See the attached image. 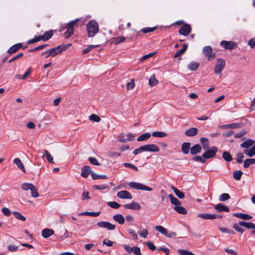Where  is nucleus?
<instances>
[{"label":"nucleus","mask_w":255,"mask_h":255,"mask_svg":"<svg viewBox=\"0 0 255 255\" xmlns=\"http://www.w3.org/2000/svg\"><path fill=\"white\" fill-rule=\"evenodd\" d=\"M248 132L247 130H243L235 134V138H240L244 136Z\"/></svg>","instance_id":"6e6d98bb"},{"label":"nucleus","mask_w":255,"mask_h":255,"mask_svg":"<svg viewBox=\"0 0 255 255\" xmlns=\"http://www.w3.org/2000/svg\"><path fill=\"white\" fill-rule=\"evenodd\" d=\"M135 86L134 80L132 79L130 82H128L127 84V89L128 90H132Z\"/></svg>","instance_id":"13d9d810"},{"label":"nucleus","mask_w":255,"mask_h":255,"mask_svg":"<svg viewBox=\"0 0 255 255\" xmlns=\"http://www.w3.org/2000/svg\"><path fill=\"white\" fill-rule=\"evenodd\" d=\"M240 226L239 223H235L233 225V227L237 232L243 233L244 232L245 229L241 228Z\"/></svg>","instance_id":"864d4df0"},{"label":"nucleus","mask_w":255,"mask_h":255,"mask_svg":"<svg viewBox=\"0 0 255 255\" xmlns=\"http://www.w3.org/2000/svg\"><path fill=\"white\" fill-rule=\"evenodd\" d=\"M108 205L113 209H118L121 206V204L116 201L109 202H108Z\"/></svg>","instance_id":"09e8293b"},{"label":"nucleus","mask_w":255,"mask_h":255,"mask_svg":"<svg viewBox=\"0 0 255 255\" xmlns=\"http://www.w3.org/2000/svg\"><path fill=\"white\" fill-rule=\"evenodd\" d=\"M54 231L52 229H45L42 231V236L44 238H47L54 234Z\"/></svg>","instance_id":"bb28decb"},{"label":"nucleus","mask_w":255,"mask_h":255,"mask_svg":"<svg viewBox=\"0 0 255 255\" xmlns=\"http://www.w3.org/2000/svg\"><path fill=\"white\" fill-rule=\"evenodd\" d=\"M40 40H42L41 38H40V36H36L33 38L29 40L27 42V43L29 44H32L38 42Z\"/></svg>","instance_id":"5fc2aeb1"},{"label":"nucleus","mask_w":255,"mask_h":255,"mask_svg":"<svg viewBox=\"0 0 255 255\" xmlns=\"http://www.w3.org/2000/svg\"><path fill=\"white\" fill-rule=\"evenodd\" d=\"M182 151L183 153L187 154L190 149V143L189 142H184L181 146Z\"/></svg>","instance_id":"473e14b6"},{"label":"nucleus","mask_w":255,"mask_h":255,"mask_svg":"<svg viewBox=\"0 0 255 255\" xmlns=\"http://www.w3.org/2000/svg\"><path fill=\"white\" fill-rule=\"evenodd\" d=\"M223 159L227 162H230L232 160L233 158L230 153L228 151H224L222 155Z\"/></svg>","instance_id":"a19ab883"},{"label":"nucleus","mask_w":255,"mask_h":255,"mask_svg":"<svg viewBox=\"0 0 255 255\" xmlns=\"http://www.w3.org/2000/svg\"><path fill=\"white\" fill-rule=\"evenodd\" d=\"M151 134L150 133H144L138 137L137 140L138 141H145L149 139L151 137Z\"/></svg>","instance_id":"f704fd0d"},{"label":"nucleus","mask_w":255,"mask_h":255,"mask_svg":"<svg viewBox=\"0 0 255 255\" xmlns=\"http://www.w3.org/2000/svg\"><path fill=\"white\" fill-rule=\"evenodd\" d=\"M61 53L60 47L57 46L56 47L49 49L44 52L41 53V55H45V57L47 58L50 56H55Z\"/></svg>","instance_id":"423d86ee"},{"label":"nucleus","mask_w":255,"mask_h":255,"mask_svg":"<svg viewBox=\"0 0 255 255\" xmlns=\"http://www.w3.org/2000/svg\"><path fill=\"white\" fill-rule=\"evenodd\" d=\"M167 133L162 131H154L152 133V135L156 137H164L166 136Z\"/></svg>","instance_id":"79ce46f5"},{"label":"nucleus","mask_w":255,"mask_h":255,"mask_svg":"<svg viewBox=\"0 0 255 255\" xmlns=\"http://www.w3.org/2000/svg\"><path fill=\"white\" fill-rule=\"evenodd\" d=\"M117 196L120 199H131L132 195L128 191L123 190L117 193Z\"/></svg>","instance_id":"f8f14e48"},{"label":"nucleus","mask_w":255,"mask_h":255,"mask_svg":"<svg viewBox=\"0 0 255 255\" xmlns=\"http://www.w3.org/2000/svg\"><path fill=\"white\" fill-rule=\"evenodd\" d=\"M244 153L249 157L255 156V144H254L250 148L245 149Z\"/></svg>","instance_id":"4be33fe9"},{"label":"nucleus","mask_w":255,"mask_h":255,"mask_svg":"<svg viewBox=\"0 0 255 255\" xmlns=\"http://www.w3.org/2000/svg\"><path fill=\"white\" fill-rule=\"evenodd\" d=\"M233 216L243 220H249L252 218V216L245 213H234Z\"/></svg>","instance_id":"5701e85b"},{"label":"nucleus","mask_w":255,"mask_h":255,"mask_svg":"<svg viewBox=\"0 0 255 255\" xmlns=\"http://www.w3.org/2000/svg\"><path fill=\"white\" fill-rule=\"evenodd\" d=\"M142 151H145L144 147H143V145L134 149L133 151V153L136 155Z\"/></svg>","instance_id":"0e129e2a"},{"label":"nucleus","mask_w":255,"mask_h":255,"mask_svg":"<svg viewBox=\"0 0 255 255\" xmlns=\"http://www.w3.org/2000/svg\"><path fill=\"white\" fill-rule=\"evenodd\" d=\"M89 118L90 121L97 123L100 122L101 121L100 117L94 114L91 115Z\"/></svg>","instance_id":"49530a36"},{"label":"nucleus","mask_w":255,"mask_h":255,"mask_svg":"<svg viewBox=\"0 0 255 255\" xmlns=\"http://www.w3.org/2000/svg\"><path fill=\"white\" fill-rule=\"evenodd\" d=\"M101 212H85L81 214L82 215L90 216L92 217H97L100 214Z\"/></svg>","instance_id":"8fccbe9b"},{"label":"nucleus","mask_w":255,"mask_h":255,"mask_svg":"<svg viewBox=\"0 0 255 255\" xmlns=\"http://www.w3.org/2000/svg\"><path fill=\"white\" fill-rule=\"evenodd\" d=\"M33 185L32 183H23L21 184V188L24 191L30 190Z\"/></svg>","instance_id":"3c124183"},{"label":"nucleus","mask_w":255,"mask_h":255,"mask_svg":"<svg viewBox=\"0 0 255 255\" xmlns=\"http://www.w3.org/2000/svg\"><path fill=\"white\" fill-rule=\"evenodd\" d=\"M255 143V140L252 139H248L241 144L240 146L242 148L249 149V147L252 146Z\"/></svg>","instance_id":"f3484780"},{"label":"nucleus","mask_w":255,"mask_h":255,"mask_svg":"<svg viewBox=\"0 0 255 255\" xmlns=\"http://www.w3.org/2000/svg\"><path fill=\"white\" fill-rule=\"evenodd\" d=\"M128 185L135 189L144 190V191H150L152 190V188L149 187H148L142 183L135 182H131L129 183Z\"/></svg>","instance_id":"20e7f679"},{"label":"nucleus","mask_w":255,"mask_h":255,"mask_svg":"<svg viewBox=\"0 0 255 255\" xmlns=\"http://www.w3.org/2000/svg\"><path fill=\"white\" fill-rule=\"evenodd\" d=\"M114 220L119 223L120 224H123L125 223V219L122 214H117L113 216Z\"/></svg>","instance_id":"c85d7f7f"},{"label":"nucleus","mask_w":255,"mask_h":255,"mask_svg":"<svg viewBox=\"0 0 255 255\" xmlns=\"http://www.w3.org/2000/svg\"><path fill=\"white\" fill-rule=\"evenodd\" d=\"M123 207L126 209L139 210L140 209V204L136 202H132L129 204H127L123 205Z\"/></svg>","instance_id":"2eb2a0df"},{"label":"nucleus","mask_w":255,"mask_h":255,"mask_svg":"<svg viewBox=\"0 0 255 255\" xmlns=\"http://www.w3.org/2000/svg\"><path fill=\"white\" fill-rule=\"evenodd\" d=\"M199 64L198 62H192L188 65V68L191 71H194L198 69Z\"/></svg>","instance_id":"ea45409f"},{"label":"nucleus","mask_w":255,"mask_h":255,"mask_svg":"<svg viewBox=\"0 0 255 255\" xmlns=\"http://www.w3.org/2000/svg\"><path fill=\"white\" fill-rule=\"evenodd\" d=\"M98 45H91L83 50V54H87L93 48L97 47Z\"/></svg>","instance_id":"052dcab7"},{"label":"nucleus","mask_w":255,"mask_h":255,"mask_svg":"<svg viewBox=\"0 0 255 255\" xmlns=\"http://www.w3.org/2000/svg\"><path fill=\"white\" fill-rule=\"evenodd\" d=\"M53 35L52 30L46 31L43 35H41L40 38L42 41H47L49 40Z\"/></svg>","instance_id":"393cba45"},{"label":"nucleus","mask_w":255,"mask_h":255,"mask_svg":"<svg viewBox=\"0 0 255 255\" xmlns=\"http://www.w3.org/2000/svg\"><path fill=\"white\" fill-rule=\"evenodd\" d=\"M217 63L216 64L214 67V72L216 74H219L222 73L223 69L224 68L226 62L222 58L217 59Z\"/></svg>","instance_id":"39448f33"},{"label":"nucleus","mask_w":255,"mask_h":255,"mask_svg":"<svg viewBox=\"0 0 255 255\" xmlns=\"http://www.w3.org/2000/svg\"><path fill=\"white\" fill-rule=\"evenodd\" d=\"M44 156H45L46 159L49 163L52 164L54 163L52 156L47 150H44V154L42 155V157H43Z\"/></svg>","instance_id":"c9c22d12"},{"label":"nucleus","mask_w":255,"mask_h":255,"mask_svg":"<svg viewBox=\"0 0 255 255\" xmlns=\"http://www.w3.org/2000/svg\"><path fill=\"white\" fill-rule=\"evenodd\" d=\"M193 160L201 163H204L205 162V159L204 158L203 156H194V157H193Z\"/></svg>","instance_id":"338daca9"},{"label":"nucleus","mask_w":255,"mask_h":255,"mask_svg":"<svg viewBox=\"0 0 255 255\" xmlns=\"http://www.w3.org/2000/svg\"><path fill=\"white\" fill-rule=\"evenodd\" d=\"M220 44L225 49L232 50L236 48L237 46V44L232 41L223 40L221 42Z\"/></svg>","instance_id":"1a4fd4ad"},{"label":"nucleus","mask_w":255,"mask_h":255,"mask_svg":"<svg viewBox=\"0 0 255 255\" xmlns=\"http://www.w3.org/2000/svg\"><path fill=\"white\" fill-rule=\"evenodd\" d=\"M144 147L145 151L148 152H157L159 150V147L155 144H149L143 145Z\"/></svg>","instance_id":"4468645a"},{"label":"nucleus","mask_w":255,"mask_h":255,"mask_svg":"<svg viewBox=\"0 0 255 255\" xmlns=\"http://www.w3.org/2000/svg\"><path fill=\"white\" fill-rule=\"evenodd\" d=\"M198 217L206 220H213V214H199Z\"/></svg>","instance_id":"58836bf2"},{"label":"nucleus","mask_w":255,"mask_h":255,"mask_svg":"<svg viewBox=\"0 0 255 255\" xmlns=\"http://www.w3.org/2000/svg\"><path fill=\"white\" fill-rule=\"evenodd\" d=\"M124 248L128 253L133 252L135 255H142L140 253V249L137 247H133L131 248L128 245H125Z\"/></svg>","instance_id":"ddd939ff"},{"label":"nucleus","mask_w":255,"mask_h":255,"mask_svg":"<svg viewBox=\"0 0 255 255\" xmlns=\"http://www.w3.org/2000/svg\"><path fill=\"white\" fill-rule=\"evenodd\" d=\"M156 28V27H151H151H145V28H142L141 30V31L144 33H147L152 32V31H154Z\"/></svg>","instance_id":"4d7b16f0"},{"label":"nucleus","mask_w":255,"mask_h":255,"mask_svg":"<svg viewBox=\"0 0 255 255\" xmlns=\"http://www.w3.org/2000/svg\"><path fill=\"white\" fill-rule=\"evenodd\" d=\"M155 229L156 231L159 232L162 234L169 238H172L177 235L176 233L173 232H169L167 229H166L164 227L162 226H156Z\"/></svg>","instance_id":"6e6552de"},{"label":"nucleus","mask_w":255,"mask_h":255,"mask_svg":"<svg viewBox=\"0 0 255 255\" xmlns=\"http://www.w3.org/2000/svg\"><path fill=\"white\" fill-rule=\"evenodd\" d=\"M239 225L241 226L244 227L249 229H255V224L251 222H245L244 221H240Z\"/></svg>","instance_id":"a878e982"},{"label":"nucleus","mask_w":255,"mask_h":255,"mask_svg":"<svg viewBox=\"0 0 255 255\" xmlns=\"http://www.w3.org/2000/svg\"><path fill=\"white\" fill-rule=\"evenodd\" d=\"M171 189L173 190L174 193L179 198L183 199L185 197L184 193L182 192H181L180 190L176 188L173 186L171 187Z\"/></svg>","instance_id":"72a5a7b5"},{"label":"nucleus","mask_w":255,"mask_h":255,"mask_svg":"<svg viewBox=\"0 0 255 255\" xmlns=\"http://www.w3.org/2000/svg\"><path fill=\"white\" fill-rule=\"evenodd\" d=\"M88 160L90 161V162L93 165H100V163L98 162V161L95 157H89Z\"/></svg>","instance_id":"bf43d9fd"},{"label":"nucleus","mask_w":255,"mask_h":255,"mask_svg":"<svg viewBox=\"0 0 255 255\" xmlns=\"http://www.w3.org/2000/svg\"><path fill=\"white\" fill-rule=\"evenodd\" d=\"M31 196L33 197H38L39 196V193L37 192V189L36 187L33 185L31 188L30 189Z\"/></svg>","instance_id":"de8ad7c7"},{"label":"nucleus","mask_w":255,"mask_h":255,"mask_svg":"<svg viewBox=\"0 0 255 255\" xmlns=\"http://www.w3.org/2000/svg\"><path fill=\"white\" fill-rule=\"evenodd\" d=\"M178 252L181 255H195L192 252L186 250H179Z\"/></svg>","instance_id":"680f3d73"},{"label":"nucleus","mask_w":255,"mask_h":255,"mask_svg":"<svg viewBox=\"0 0 255 255\" xmlns=\"http://www.w3.org/2000/svg\"><path fill=\"white\" fill-rule=\"evenodd\" d=\"M187 46H188V45L187 44H184L183 45L182 49L178 50L175 53L174 57L175 58L179 57V59L181 60V55L183 54L184 53V52L186 51V50H187Z\"/></svg>","instance_id":"b1692460"},{"label":"nucleus","mask_w":255,"mask_h":255,"mask_svg":"<svg viewBox=\"0 0 255 255\" xmlns=\"http://www.w3.org/2000/svg\"><path fill=\"white\" fill-rule=\"evenodd\" d=\"M243 174V172L241 170L235 171L233 174L234 178L236 180H240Z\"/></svg>","instance_id":"37998d69"},{"label":"nucleus","mask_w":255,"mask_h":255,"mask_svg":"<svg viewBox=\"0 0 255 255\" xmlns=\"http://www.w3.org/2000/svg\"><path fill=\"white\" fill-rule=\"evenodd\" d=\"M22 47V44L20 43L15 44L10 47L7 51L9 54H12L17 51L20 48Z\"/></svg>","instance_id":"a211bd4d"},{"label":"nucleus","mask_w":255,"mask_h":255,"mask_svg":"<svg viewBox=\"0 0 255 255\" xmlns=\"http://www.w3.org/2000/svg\"><path fill=\"white\" fill-rule=\"evenodd\" d=\"M91 176L94 180H97L99 179H107L108 177L105 175H97L94 172L91 173Z\"/></svg>","instance_id":"c03bdc74"},{"label":"nucleus","mask_w":255,"mask_h":255,"mask_svg":"<svg viewBox=\"0 0 255 255\" xmlns=\"http://www.w3.org/2000/svg\"><path fill=\"white\" fill-rule=\"evenodd\" d=\"M205 152L203 154L202 156L205 159H210L215 156L218 151V148L216 146H212L210 149H205Z\"/></svg>","instance_id":"7ed1b4c3"},{"label":"nucleus","mask_w":255,"mask_h":255,"mask_svg":"<svg viewBox=\"0 0 255 255\" xmlns=\"http://www.w3.org/2000/svg\"><path fill=\"white\" fill-rule=\"evenodd\" d=\"M230 195L228 193H223L219 197V200L221 201H225L229 199Z\"/></svg>","instance_id":"603ef678"},{"label":"nucleus","mask_w":255,"mask_h":255,"mask_svg":"<svg viewBox=\"0 0 255 255\" xmlns=\"http://www.w3.org/2000/svg\"><path fill=\"white\" fill-rule=\"evenodd\" d=\"M202 147L199 144H196L190 148V153L195 155L201 151Z\"/></svg>","instance_id":"6ab92c4d"},{"label":"nucleus","mask_w":255,"mask_h":255,"mask_svg":"<svg viewBox=\"0 0 255 255\" xmlns=\"http://www.w3.org/2000/svg\"><path fill=\"white\" fill-rule=\"evenodd\" d=\"M128 232L131 235L133 240H135L137 239V235L133 229H129L128 230Z\"/></svg>","instance_id":"69168bd1"},{"label":"nucleus","mask_w":255,"mask_h":255,"mask_svg":"<svg viewBox=\"0 0 255 255\" xmlns=\"http://www.w3.org/2000/svg\"><path fill=\"white\" fill-rule=\"evenodd\" d=\"M191 31V28L189 24H185L182 25L179 30V33L181 35L184 36L188 35Z\"/></svg>","instance_id":"9b49d317"},{"label":"nucleus","mask_w":255,"mask_h":255,"mask_svg":"<svg viewBox=\"0 0 255 255\" xmlns=\"http://www.w3.org/2000/svg\"><path fill=\"white\" fill-rule=\"evenodd\" d=\"M91 168L88 165H85L82 168L81 175L84 178H87L89 174L91 175Z\"/></svg>","instance_id":"dca6fc26"},{"label":"nucleus","mask_w":255,"mask_h":255,"mask_svg":"<svg viewBox=\"0 0 255 255\" xmlns=\"http://www.w3.org/2000/svg\"><path fill=\"white\" fill-rule=\"evenodd\" d=\"M158 83V81L155 78V75L153 74L149 79V85L151 87L154 86Z\"/></svg>","instance_id":"4c0bfd02"},{"label":"nucleus","mask_w":255,"mask_h":255,"mask_svg":"<svg viewBox=\"0 0 255 255\" xmlns=\"http://www.w3.org/2000/svg\"><path fill=\"white\" fill-rule=\"evenodd\" d=\"M200 142L204 149H207L209 148V143L208 139L205 137H201L200 139Z\"/></svg>","instance_id":"c756f323"},{"label":"nucleus","mask_w":255,"mask_h":255,"mask_svg":"<svg viewBox=\"0 0 255 255\" xmlns=\"http://www.w3.org/2000/svg\"><path fill=\"white\" fill-rule=\"evenodd\" d=\"M198 133V129L196 128H192L185 131V134L187 136H193Z\"/></svg>","instance_id":"412c9836"},{"label":"nucleus","mask_w":255,"mask_h":255,"mask_svg":"<svg viewBox=\"0 0 255 255\" xmlns=\"http://www.w3.org/2000/svg\"><path fill=\"white\" fill-rule=\"evenodd\" d=\"M204 54L208 57L209 61L213 60L216 57V54L213 52L212 48L210 46H206L203 49Z\"/></svg>","instance_id":"0eeeda50"},{"label":"nucleus","mask_w":255,"mask_h":255,"mask_svg":"<svg viewBox=\"0 0 255 255\" xmlns=\"http://www.w3.org/2000/svg\"><path fill=\"white\" fill-rule=\"evenodd\" d=\"M168 197L170 199L171 203L172 204L175 205V206L181 205V202L176 198L174 197L172 194L169 195Z\"/></svg>","instance_id":"7c9ffc66"},{"label":"nucleus","mask_w":255,"mask_h":255,"mask_svg":"<svg viewBox=\"0 0 255 255\" xmlns=\"http://www.w3.org/2000/svg\"><path fill=\"white\" fill-rule=\"evenodd\" d=\"M97 225L100 228H106L108 230H114L116 229L115 225L112 224L108 222H100L97 223Z\"/></svg>","instance_id":"9d476101"},{"label":"nucleus","mask_w":255,"mask_h":255,"mask_svg":"<svg viewBox=\"0 0 255 255\" xmlns=\"http://www.w3.org/2000/svg\"><path fill=\"white\" fill-rule=\"evenodd\" d=\"M124 165L126 167L130 168L135 171H138L137 167L134 166L133 164L129 163H125Z\"/></svg>","instance_id":"774afa93"},{"label":"nucleus","mask_w":255,"mask_h":255,"mask_svg":"<svg viewBox=\"0 0 255 255\" xmlns=\"http://www.w3.org/2000/svg\"><path fill=\"white\" fill-rule=\"evenodd\" d=\"M174 209L179 214L182 215H185L187 214V211L186 209L182 206H180L179 205L175 206Z\"/></svg>","instance_id":"e433bc0d"},{"label":"nucleus","mask_w":255,"mask_h":255,"mask_svg":"<svg viewBox=\"0 0 255 255\" xmlns=\"http://www.w3.org/2000/svg\"><path fill=\"white\" fill-rule=\"evenodd\" d=\"M13 163L23 172H25L24 166L19 158H16L13 160Z\"/></svg>","instance_id":"cd10ccee"},{"label":"nucleus","mask_w":255,"mask_h":255,"mask_svg":"<svg viewBox=\"0 0 255 255\" xmlns=\"http://www.w3.org/2000/svg\"><path fill=\"white\" fill-rule=\"evenodd\" d=\"M237 161L238 163H241L243 161L244 157L243 153L240 152L237 153Z\"/></svg>","instance_id":"e2e57ef3"},{"label":"nucleus","mask_w":255,"mask_h":255,"mask_svg":"<svg viewBox=\"0 0 255 255\" xmlns=\"http://www.w3.org/2000/svg\"><path fill=\"white\" fill-rule=\"evenodd\" d=\"M255 164V158H248L244 161V167L248 168L251 165Z\"/></svg>","instance_id":"2f4dec72"},{"label":"nucleus","mask_w":255,"mask_h":255,"mask_svg":"<svg viewBox=\"0 0 255 255\" xmlns=\"http://www.w3.org/2000/svg\"><path fill=\"white\" fill-rule=\"evenodd\" d=\"M79 21L80 19L77 18L74 20L70 21L66 24L65 28L67 29V30L64 33V35L65 38H68L73 34L74 28L77 23Z\"/></svg>","instance_id":"f03ea898"},{"label":"nucleus","mask_w":255,"mask_h":255,"mask_svg":"<svg viewBox=\"0 0 255 255\" xmlns=\"http://www.w3.org/2000/svg\"><path fill=\"white\" fill-rule=\"evenodd\" d=\"M214 208L217 210V212H221L223 211L228 212H229V208L221 203L217 204L215 207Z\"/></svg>","instance_id":"aec40b11"},{"label":"nucleus","mask_w":255,"mask_h":255,"mask_svg":"<svg viewBox=\"0 0 255 255\" xmlns=\"http://www.w3.org/2000/svg\"><path fill=\"white\" fill-rule=\"evenodd\" d=\"M12 213L16 219L20 220L22 221H25L26 220V218L24 216H23L20 213L14 211Z\"/></svg>","instance_id":"a18cd8bd"},{"label":"nucleus","mask_w":255,"mask_h":255,"mask_svg":"<svg viewBox=\"0 0 255 255\" xmlns=\"http://www.w3.org/2000/svg\"><path fill=\"white\" fill-rule=\"evenodd\" d=\"M99 30L98 23L95 20H91L86 24V30L89 37L94 36Z\"/></svg>","instance_id":"f257e3e1"}]
</instances>
